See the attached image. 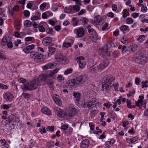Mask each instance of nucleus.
<instances>
[{
  "mask_svg": "<svg viewBox=\"0 0 148 148\" xmlns=\"http://www.w3.org/2000/svg\"><path fill=\"white\" fill-rule=\"evenodd\" d=\"M3 97L6 101H11L13 100L14 96L11 93L7 92L3 95Z\"/></svg>",
  "mask_w": 148,
  "mask_h": 148,
  "instance_id": "nucleus-13",
  "label": "nucleus"
},
{
  "mask_svg": "<svg viewBox=\"0 0 148 148\" xmlns=\"http://www.w3.org/2000/svg\"><path fill=\"white\" fill-rule=\"evenodd\" d=\"M71 45V43L70 42H64L63 43V46L65 47L68 48Z\"/></svg>",
  "mask_w": 148,
  "mask_h": 148,
  "instance_id": "nucleus-53",
  "label": "nucleus"
},
{
  "mask_svg": "<svg viewBox=\"0 0 148 148\" xmlns=\"http://www.w3.org/2000/svg\"><path fill=\"white\" fill-rule=\"evenodd\" d=\"M0 88L3 89H6L8 88V86L6 85L0 83Z\"/></svg>",
  "mask_w": 148,
  "mask_h": 148,
  "instance_id": "nucleus-51",
  "label": "nucleus"
},
{
  "mask_svg": "<svg viewBox=\"0 0 148 148\" xmlns=\"http://www.w3.org/2000/svg\"><path fill=\"white\" fill-rule=\"evenodd\" d=\"M114 80V77L111 76H107L103 78L102 87L101 90L106 92L109 90L111 87L112 82Z\"/></svg>",
  "mask_w": 148,
  "mask_h": 148,
  "instance_id": "nucleus-3",
  "label": "nucleus"
},
{
  "mask_svg": "<svg viewBox=\"0 0 148 148\" xmlns=\"http://www.w3.org/2000/svg\"><path fill=\"white\" fill-rule=\"evenodd\" d=\"M140 82V79L139 77H137L135 79V82L136 84L137 85H138L139 84Z\"/></svg>",
  "mask_w": 148,
  "mask_h": 148,
  "instance_id": "nucleus-60",
  "label": "nucleus"
},
{
  "mask_svg": "<svg viewBox=\"0 0 148 148\" xmlns=\"http://www.w3.org/2000/svg\"><path fill=\"white\" fill-rule=\"evenodd\" d=\"M30 56L31 58L34 59L35 62L38 63L42 61V59H45L47 58L43 57L42 54L39 52H32L30 53Z\"/></svg>",
  "mask_w": 148,
  "mask_h": 148,
  "instance_id": "nucleus-4",
  "label": "nucleus"
},
{
  "mask_svg": "<svg viewBox=\"0 0 148 148\" xmlns=\"http://www.w3.org/2000/svg\"><path fill=\"white\" fill-rule=\"evenodd\" d=\"M49 78V76L48 75L46 74L40 75L39 76V78L40 79V80L41 82H44V84H45V82L48 80Z\"/></svg>",
  "mask_w": 148,
  "mask_h": 148,
  "instance_id": "nucleus-22",
  "label": "nucleus"
},
{
  "mask_svg": "<svg viewBox=\"0 0 148 148\" xmlns=\"http://www.w3.org/2000/svg\"><path fill=\"white\" fill-rule=\"evenodd\" d=\"M48 49L49 50V52L48 54L47 57L46 58H47L53 55L56 51V49L55 48L51 47L50 46H49L48 47Z\"/></svg>",
  "mask_w": 148,
  "mask_h": 148,
  "instance_id": "nucleus-24",
  "label": "nucleus"
},
{
  "mask_svg": "<svg viewBox=\"0 0 148 148\" xmlns=\"http://www.w3.org/2000/svg\"><path fill=\"white\" fill-rule=\"evenodd\" d=\"M56 110L57 113V115L59 117H61L63 115V112L62 110L60 108H57Z\"/></svg>",
  "mask_w": 148,
  "mask_h": 148,
  "instance_id": "nucleus-32",
  "label": "nucleus"
},
{
  "mask_svg": "<svg viewBox=\"0 0 148 148\" xmlns=\"http://www.w3.org/2000/svg\"><path fill=\"white\" fill-rule=\"evenodd\" d=\"M65 86L66 87L70 90H72L74 88L75 85L73 79L69 80L66 83Z\"/></svg>",
  "mask_w": 148,
  "mask_h": 148,
  "instance_id": "nucleus-14",
  "label": "nucleus"
},
{
  "mask_svg": "<svg viewBox=\"0 0 148 148\" xmlns=\"http://www.w3.org/2000/svg\"><path fill=\"white\" fill-rule=\"evenodd\" d=\"M12 107V105L11 104H2L1 106V108L3 109L7 110L10 108Z\"/></svg>",
  "mask_w": 148,
  "mask_h": 148,
  "instance_id": "nucleus-31",
  "label": "nucleus"
},
{
  "mask_svg": "<svg viewBox=\"0 0 148 148\" xmlns=\"http://www.w3.org/2000/svg\"><path fill=\"white\" fill-rule=\"evenodd\" d=\"M40 85L39 79L36 78L24 84L23 88L26 90H32L37 89Z\"/></svg>",
  "mask_w": 148,
  "mask_h": 148,
  "instance_id": "nucleus-2",
  "label": "nucleus"
},
{
  "mask_svg": "<svg viewBox=\"0 0 148 148\" xmlns=\"http://www.w3.org/2000/svg\"><path fill=\"white\" fill-rule=\"evenodd\" d=\"M129 29V27L126 25H122L120 27V29L122 32L125 31Z\"/></svg>",
  "mask_w": 148,
  "mask_h": 148,
  "instance_id": "nucleus-36",
  "label": "nucleus"
},
{
  "mask_svg": "<svg viewBox=\"0 0 148 148\" xmlns=\"http://www.w3.org/2000/svg\"><path fill=\"white\" fill-rule=\"evenodd\" d=\"M147 52L143 50L138 51L137 52V55L135 59L136 62L140 64H143L146 63L148 60L147 56Z\"/></svg>",
  "mask_w": 148,
  "mask_h": 148,
  "instance_id": "nucleus-1",
  "label": "nucleus"
},
{
  "mask_svg": "<svg viewBox=\"0 0 148 148\" xmlns=\"http://www.w3.org/2000/svg\"><path fill=\"white\" fill-rule=\"evenodd\" d=\"M138 138L137 136H135L131 138V143H133L138 140Z\"/></svg>",
  "mask_w": 148,
  "mask_h": 148,
  "instance_id": "nucleus-61",
  "label": "nucleus"
},
{
  "mask_svg": "<svg viewBox=\"0 0 148 148\" xmlns=\"http://www.w3.org/2000/svg\"><path fill=\"white\" fill-rule=\"evenodd\" d=\"M38 29L39 31L41 32H44L45 30V29L42 26H40L39 27Z\"/></svg>",
  "mask_w": 148,
  "mask_h": 148,
  "instance_id": "nucleus-59",
  "label": "nucleus"
},
{
  "mask_svg": "<svg viewBox=\"0 0 148 148\" xmlns=\"http://www.w3.org/2000/svg\"><path fill=\"white\" fill-rule=\"evenodd\" d=\"M114 141L113 140H111L110 141H107L105 143L106 146L108 148H110L114 143Z\"/></svg>",
  "mask_w": 148,
  "mask_h": 148,
  "instance_id": "nucleus-29",
  "label": "nucleus"
},
{
  "mask_svg": "<svg viewBox=\"0 0 148 148\" xmlns=\"http://www.w3.org/2000/svg\"><path fill=\"white\" fill-rule=\"evenodd\" d=\"M87 69L90 72L93 73H97L99 71L98 66L89 62L87 66Z\"/></svg>",
  "mask_w": 148,
  "mask_h": 148,
  "instance_id": "nucleus-8",
  "label": "nucleus"
},
{
  "mask_svg": "<svg viewBox=\"0 0 148 148\" xmlns=\"http://www.w3.org/2000/svg\"><path fill=\"white\" fill-rule=\"evenodd\" d=\"M87 10L90 11H91L94 8L91 5H88L86 7Z\"/></svg>",
  "mask_w": 148,
  "mask_h": 148,
  "instance_id": "nucleus-64",
  "label": "nucleus"
},
{
  "mask_svg": "<svg viewBox=\"0 0 148 148\" xmlns=\"http://www.w3.org/2000/svg\"><path fill=\"white\" fill-rule=\"evenodd\" d=\"M53 68V64H52L51 63H48L42 67V69L44 71H45L49 69H52Z\"/></svg>",
  "mask_w": 148,
  "mask_h": 148,
  "instance_id": "nucleus-27",
  "label": "nucleus"
},
{
  "mask_svg": "<svg viewBox=\"0 0 148 148\" xmlns=\"http://www.w3.org/2000/svg\"><path fill=\"white\" fill-rule=\"evenodd\" d=\"M24 14L25 16H29L30 15V12L29 11L25 10L24 11Z\"/></svg>",
  "mask_w": 148,
  "mask_h": 148,
  "instance_id": "nucleus-62",
  "label": "nucleus"
},
{
  "mask_svg": "<svg viewBox=\"0 0 148 148\" xmlns=\"http://www.w3.org/2000/svg\"><path fill=\"white\" fill-rule=\"evenodd\" d=\"M55 59L56 60H58L60 63L64 64L68 63L66 58L62 55H59L58 56H56Z\"/></svg>",
  "mask_w": 148,
  "mask_h": 148,
  "instance_id": "nucleus-11",
  "label": "nucleus"
},
{
  "mask_svg": "<svg viewBox=\"0 0 148 148\" xmlns=\"http://www.w3.org/2000/svg\"><path fill=\"white\" fill-rule=\"evenodd\" d=\"M147 10V7L144 6H142L141 8V11L143 12H145Z\"/></svg>",
  "mask_w": 148,
  "mask_h": 148,
  "instance_id": "nucleus-56",
  "label": "nucleus"
},
{
  "mask_svg": "<svg viewBox=\"0 0 148 148\" xmlns=\"http://www.w3.org/2000/svg\"><path fill=\"white\" fill-rule=\"evenodd\" d=\"M10 38L9 36L6 35L4 36L2 39V42H1L2 45L5 44L6 43H8L9 40Z\"/></svg>",
  "mask_w": 148,
  "mask_h": 148,
  "instance_id": "nucleus-28",
  "label": "nucleus"
},
{
  "mask_svg": "<svg viewBox=\"0 0 148 148\" xmlns=\"http://www.w3.org/2000/svg\"><path fill=\"white\" fill-rule=\"evenodd\" d=\"M46 6V4L45 3H43L40 6V10H43Z\"/></svg>",
  "mask_w": 148,
  "mask_h": 148,
  "instance_id": "nucleus-58",
  "label": "nucleus"
},
{
  "mask_svg": "<svg viewBox=\"0 0 148 148\" xmlns=\"http://www.w3.org/2000/svg\"><path fill=\"white\" fill-rule=\"evenodd\" d=\"M108 65V62L107 60H105L101 62L99 64V69L101 70L103 69Z\"/></svg>",
  "mask_w": 148,
  "mask_h": 148,
  "instance_id": "nucleus-18",
  "label": "nucleus"
},
{
  "mask_svg": "<svg viewBox=\"0 0 148 148\" xmlns=\"http://www.w3.org/2000/svg\"><path fill=\"white\" fill-rule=\"evenodd\" d=\"M133 20L131 18H127L126 21L127 24H130L132 23L133 22Z\"/></svg>",
  "mask_w": 148,
  "mask_h": 148,
  "instance_id": "nucleus-42",
  "label": "nucleus"
},
{
  "mask_svg": "<svg viewBox=\"0 0 148 148\" xmlns=\"http://www.w3.org/2000/svg\"><path fill=\"white\" fill-rule=\"evenodd\" d=\"M74 33L77 35V37L79 38L83 36L85 32L84 29L82 28L75 29L74 30Z\"/></svg>",
  "mask_w": 148,
  "mask_h": 148,
  "instance_id": "nucleus-10",
  "label": "nucleus"
},
{
  "mask_svg": "<svg viewBox=\"0 0 148 148\" xmlns=\"http://www.w3.org/2000/svg\"><path fill=\"white\" fill-rule=\"evenodd\" d=\"M73 71V69L72 68H69L64 71V74L65 75H68L71 73Z\"/></svg>",
  "mask_w": 148,
  "mask_h": 148,
  "instance_id": "nucleus-35",
  "label": "nucleus"
},
{
  "mask_svg": "<svg viewBox=\"0 0 148 148\" xmlns=\"http://www.w3.org/2000/svg\"><path fill=\"white\" fill-rule=\"evenodd\" d=\"M145 36L144 35H141L139 36L137 39V40L140 42L143 41L145 39Z\"/></svg>",
  "mask_w": 148,
  "mask_h": 148,
  "instance_id": "nucleus-43",
  "label": "nucleus"
},
{
  "mask_svg": "<svg viewBox=\"0 0 148 148\" xmlns=\"http://www.w3.org/2000/svg\"><path fill=\"white\" fill-rule=\"evenodd\" d=\"M52 98L55 103L59 106H61L62 105L61 100L59 99V96L56 94L53 95Z\"/></svg>",
  "mask_w": 148,
  "mask_h": 148,
  "instance_id": "nucleus-16",
  "label": "nucleus"
},
{
  "mask_svg": "<svg viewBox=\"0 0 148 148\" xmlns=\"http://www.w3.org/2000/svg\"><path fill=\"white\" fill-rule=\"evenodd\" d=\"M127 103V107L129 108H134L135 107L134 106V105H131L132 104L131 101L130 100H127L126 101Z\"/></svg>",
  "mask_w": 148,
  "mask_h": 148,
  "instance_id": "nucleus-33",
  "label": "nucleus"
},
{
  "mask_svg": "<svg viewBox=\"0 0 148 148\" xmlns=\"http://www.w3.org/2000/svg\"><path fill=\"white\" fill-rule=\"evenodd\" d=\"M24 25L26 27H29L31 26L32 23L30 21L26 20L24 21Z\"/></svg>",
  "mask_w": 148,
  "mask_h": 148,
  "instance_id": "nucleus-37",
  "label": "nucleus"
},
{
  "mask_svg": "<svg viewBox=\"0 0 148 148\" xmlns=\"http://www.w3.org/2000/svg\"><path fill=\"white\" fill-rule=\"evenodd\" d=\"M72 7L73 10L77 12H79L80 10V7L79 6L74 5L72 6Z\"/></svg>",
  "mask_w": 148,
  "mask_h": 148,
  "instance_id": "nucleus-41",
  "label": "nucleus"
},
{
  "mask_svg": "<svg viewBox=\"0 0 148 148\" xmlns=\"http://www.w3.org/2000/svg\"><path fill=\"white\" fill-rule=\"evenodd\" d=\"M53 32V30L52 28L49 27L47 28L46 31V33L47 34H51Z\"/></svg>",
  "mask_w": 148,
  "mask_h": 148,
  "instance_id": "nucleus-46",
  "label": "nucleus"
},
{
  "mask_svg": "<svg viewBox=\"0 0 148 148\" xmlns=\"http://www.w3.org/2000/svg\"><path fill=\"white\" fill-rule=\"evenodd\" d=\"M68 109L66 114L69 119L73 117L78 112V110L75 108L74 106L72 104L69 105Z\"/></svg>",
  "mask_w": 148,
  "mask_h": 148,
  "instance_id": "nucleus-5",
  "label": "nucleus"
},
{
  "mask_svg": "<svg viewBox=\"0 0 148 148\" xmlns=\"http://www.w3.org/2000/svg\"><path fill=\"white\" fill-rule=\"evenodd\" d=\"M12 117V116L11 115L9 117V118L8 119V120H6V121H8V123H12V121H14V119H12L11 118V117Z\"/></svg>",
  "mask_w": 148,
  "mask_h": 148,
  "instance_id": "nucleus-55",
  "label": "nucleus"
},
{
  "mask_svg": "<svg viewBox=\"0 0 148 148\" xmlns=\"http://www.w3.org/2000/svg\"><path fill=\"white\" fill-rule=\"evenodd\" d=\"M147 81H145V82L142 81L141 82L142 84V88H144L145 87L147 88L148 87V85L146 84V83H147Z\"/></svg>",
  "mask_w": 148,
  "mask_h": 148,
  "instance_id": "nucleus-49",
  "label": "nucleus"
},
{
  "mask_svg": "<svg viewBox=\"0 0 148 148\" xmlns=\"http://www.w3.org/2000/svg\"><path fill=\"white\" fill-rule=\"evenodd\" d=\"M138 46L136 44H134L132 46V47L131 48V50L133 52L136 51L137 49Z\"/></svg>",
  "mask_w": 148,
  "mask_h": 148,
  "instance_id": "nucleus-48",
  "label": "nucleus"
},
{
  "mask_svg": "<svg viewBox=\"0 0 148 148\" xmlns=\"http://www.w3.org/2000/svg\"><path fill=\"white\" fill-rule=\"evenodd\" d=\"M40 16H36L35 15L31 17V19L33 21L37 20L40 19Z\"/></svg>",
  "mask_w": 148,
  "mask_h": 148,
  "instance_id": "nucleus-47",
  "label": "nucleus"
},
{
  "mask_svg": "<svg viewBox=\"0 0 148 148\" xmlns=\"http://www.w3.org/2000/svg\"><path fill=\"white\" fill-rule=\"evenodd\" d=\"M73 7L71 5H70L68 7H65L64 9L65 12L67 13H72Z\"/></svg>",
  "mask_w": 148,
  "mask_h": 148,
  "instance_id": "nucleus-25",
  "label": "nucleus"
},
{
  "mask_svg": "<svg viewBox=\"0 0 148 148\" xmlns=\"http://www.w3.org/2000/svg\"><path fill=\"white\" fill-rule=\"evenodd\" d=\"M8 143L4 139L0 140V148H7Z\"/></svg>",
  "mask_w": 148,
  "mask_h": 148,
  "instance_id": "nucleus-23",
  "label": "nucleus"
},
{
  "mask_svg": "<svg viewBox=\"0 0 148 148\" xmlns=\"http://www.w3.org/2000/svg\"><path fill=\"white\" fill-rule=\"evenodd\" d=\"M42 113L47 115H50L51 114V112L50 110L46 107H43L41 110Z\"/></svg>",
  "mask_w": 148,
  "mask_h": 148,
  "instance_id": "nucleus-19",
  "label": "nucleus"
},
{
  "mask_svg": "<svg viewBox=\"0 0 148 148\" xmlns=\"http://www.w3.org/2000/svg\"><path fill=\"white\" fill-rule=\"evenodd\" d=\"M84 105L85 107H88V108H92L93 107V105L91 101H88L86 103V104H85Z\"/></svg>",
  "mask_w": 148,
  "mask_h": 148,
  "instance_id": "nucleus-39",
  "label": "nucleus"
},
{
  "mask_svg": "<svg viewBox=\"0 0 148 148\" xmlns=\"http://www.w3.org/2000/svg\"><path fill=\"white\" fill-rule=\"evenodd\" d=\"M60 62L58 60H56L53 63H51L53 64V67L54 66H57L59 65Z\"/></svg>",
  "mask_w": 148,
  "mask_h": 148,
  "instance_id": "nucleus-50",
  "label": "nucleus"
},
{
  "mask_svg": "<svg viewBox=\"0 0 148 148\" xmlns=\"http://www.w3.org/2000/svg\"><path fill=\"white\" fill-rule=\"evenodd\" d=\"M57 79L58 80L62 81L64 80V78L62 75H59L58 77H57Z\"/></svg>",
  "mask_w": 148,
  "mask_h": 148,
  "instance_id": "nucleus-63",
  "label": "nucleus"
},
{
  "mask_svg": "<svg viewBox=\"0 0 148 148\" xmlns=\"http://www.w3.org/2000/svg\"><path fill=\"white\" fill-rule=\"evenodd\" d=\"M75 86L79 85L84 84L87 80L86 75L77 76L75 78L72 79Z\"/></svg>",
  "mask_w": 148,
  "mask_h": 148,
  "instance_id": "nucleus-6",
  "label": "nucleus"
},
{
  "mask_svg": "<svg viewBox=\"0 0 148 148\" xmlns=\"http://www.w3.org/2000/svg\"><path fill=\"white\" fill-rule=\"evenodd\" d=\"M2 51L0 50V59L1 60H5L6 59V58L5 55L1 53Z\"/></svg>",
  "mask_w": 148,
  "mask_h": 148,
  "instance_id": "nucleus-52",
  "label": "nucleus"
},
{
  "mask_svg": "<svg viewBox=\"0 0 148 148\" xmlns=\"http://www.w3.org/2000/svg\"><path fill=\"white\" fill-rule=\"evenodd\" d=\"M21 42L20 40H17L16 41L14 42V44L16 47H17L18 44H21Z\"/></svg>",
  "mask_w": 148,
  "mask_h": 148,
  "instance_id": "nucleus-54",
  "label": "nucleus"
},
{
  "mask_svg": "<svg viewBox=\"0 0 148 148\" xmlns=\"http://www.w3.org/2000/svg\"><path fill=\"white\" fill-rule=\"evenodd\" d=\"M143 105V101L141 100H139L136 101V106L139 107Z\"/></svg>",
  "mask_w": 148,
  "mask_h": 148,
  "instance_id": "nucleus-38",
  "label": "nucleus"
},
{
  "mask_svg": "<svg viewBox=\"0 0 148 148\" xmlns=\"http://www.w3.org/2000/svg\"><path fill=\"white\" fill-rule=\"evenodd\" d=\"M88 32L89 34L90 37L93 42H95L98 38L97 34L95 31L90 26L88 25L87 27Z\"/></svg>",
  "mask_w": 148,
  "mask_h": 148,
  "instance_id": "nucleus-7",
  "label": "nucleus"
},
{
  "mask_svg": "<svg viewBox=\"0 0 148 148\" xmlns=\"http://www.w3.org/2000/svg\"><path fill=\"white\" fill-rule=\"evenodd\" d=\"M89 140L86 139L81 142L80 145L81 148H87L89 146Z\"/></svg>",
  "mask_w": 148,
  "mask_h": 148,
  "instance_id": "nucleus-17",
  "label": "nucleus"
},
{
  "mask_svg": "<svg viewBox=\"0 0 148 148\" xmlns=\"http://www.w3.org/2000/svg\"><path fill=\"white\" fill-rule=\"evenodd\" d=\"M94 21L96 23H99L102 21L99 15H97L95 17Z\"/></svg>",
  "mask_w": 148,
  "mask_h": 148,
  "instance_id": "nucleus-34",
  "label": "nucleus"
},
{
  "mask_svg": "<svg viewBox=\"0 0 148 148\" xmlns=\"http://www.w3.org/2000/svg\"><path fill=\"white\" fill-rule=\"evenodd\" d=\"M73 95L74 97L75 101L78 102L80 100L81 96V94L74 92L73 93Z\"/></svg>",
  "mask_w": 148,
  "mask_h": 148,
  "instance_id": "nucleus-21",
  "label": "nucleus"
},
{
  "mask_svg": "<svg viewBox=\"0 0 148 148\" xmlns=\"http://www.w3.org/2000/svg\"><path fill=\"white\" fill-rule=\"evenodd\" d=\"M54 127L53 125L51 126H48L46 128L47 131H49L51 132H53L54 131Z\"/></svg>",
  "mask_w": 148,
  "mask_h": 148,
  "instance_id": "nucleus-45",
  "label": "nucleus"
},
{
  "mask_svg": "<svg viewBox=\"0 0 148 148\" xmlns=\"http://www.w3.org/2000/svg\"><path fill=\"white\" fill-rule=\"evenodd\" d=\"M53 40L52 38L50 36L45 38L42 40L43 45L46 46L48 45L51 43Z\"/></svg>",
  "mask_w": 148,
  "mask_h": 148,
  "instance_id": "nucleus-15",
  "label": "nucleus"
},
{
  "mask_svg": "<svg viewBox=\"0 0 148 148\" xmlns=\"http://www.w3.org/2000/svg\"><path fill=\"white\" fill-rule=\"evenodd\" d=\"M72 21L74 22L73 25L74 26L77 25L79 24V20L75 18H72Z\"/></svg>",
  "mask_w": 148,
  "mask_h": 148,
  "instance_id": "nucleus-44",
  "label": "nucleus"
},
{
  "mask_svg": "<svg viewBox=\"0 0 148 148\" xmlns=\"http://www.w3.org/2000/svg\"><path fill=\"white\" fill-rule=\"evenodd\" d=\"M73 1H75V4L76 5L79 6V7L82 5V1L79 0H72Z\"/></svg>",
  "mask_w": 148,
  "mask_h": 148,
  "instance_id": "nucleus-40",
  "label": "nucleus"
},
{
  "mask_svg": "<svg viewBox=\"0 0 148 148\" xmlns=\"http://www.w3.org/2000/svg\"><path fill=\"white\" fill-rule=\"evenodd\" d=\"M108 44H106L103 47L99 49L100 55L102 57L108 55Z\"/></svg>",
  "mask_w": 148,
  "mask_h": 148,
  "instance_id": "nucleus-12",
  "label": "nucleus"
},
{
  "mask_svg": "<svg viewBox=\"0 0 148 148\" xmlns=\"http://www.w3.org/2000/svg\"><path fill=\"white\" fill-rule=\"evenodd\" d=\"M23 96L25 99L29 98L30 97V95L28 93H24L22 95Z\"/></svg>",
  "mask_w": 148,
  "mask_h": 148,
  "instance_id": "nucleus-57",
  "label": "nucleus"
},
{
  "mask_svg": "<svg viewBox=\"0 0 148 148\" xmlns=\"http://www.w3.org/2000/svg\"><path fill=\"white\" fill-rule=\"evenodd\" d=\"M34 45L32 44L27 46L23 49V51L25 53H28L30 52V51L34 49Z\"/></svg>",
  "mask_w": 148,
  "mask_h": 148,
  "instance_id": "nucleus-20",
  "label": "nucleus"
},
{
  "mask_svg": "<svg viewBox=\"0 0 148 148\" xmlns=\"http://www.w3.org/2000/svg\"><path fill=\"white\" fill-rule=\"evenodd\" d=\"M85 58L83 56L77 57L76 59L77 62L79 64V68L81 69L84 68L86 65V62L84 61Z\"/></svg>",
  "mask_w": 148,
  "mask_h": 148,
  "instance_id": "nucleus-9",
  "label": "nucleus"
},
{
  "mask_svg": "<svg viewBox=\"0 0 148 148\" xmlns=\"http://www.w3.org/2000/svg\"><path fill=\"white\" fill-rule=\"evenodd\" d=\"M59 69L58 68H56L53 70L50 71V73L49 74V76L50 77H51L53 75L56 74L59 71Z\"/></svg>",
  "mask_w": 148,
  "mask_h": 148,
  "instance_id": "nucleus-30",
  "label": "nucleus"
},
{
  "mask_svg": "<svg viewBox=\"0 0 148 148\" xmlns=\"http://www.w3.org/2000/svg\"><path fill=\"white\" fill-rule=\"evenodd\" d=\"M47 84L48 85L50 88V89L52 90H53L54 88L53 87V81L51 80L48 79L46 82H45V84Z\"/></svg>",
  "mask_w": 148,
  "mask_h": 148,
  "instance_id": "nucleus-26",
  "label": "nucleus"
}]
</instances>
